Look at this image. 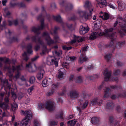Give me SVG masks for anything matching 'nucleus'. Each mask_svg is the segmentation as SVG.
Masks as SVG:
<instances>
[{"label":"nucleus","mask_w":126,"mask_h":126,"mask_svg":"<svg viewBox=\"0 0 126 126\" xmlns=\"http://www.w3.org/2000/svg\"><path fill=\"white\" fill-rule=\"evenodd\" d=\"M83 78L81 76H79L78 77L76 82L78 83H80L82 81Z\"/></svg>","instance_id":"nucleus-32"},{"label":"nucleus","mask_w":126,"mask_h":126,"mask_svg":"<svg viewBox=\"0 0 126 126\" xmlns=\"http://www.w3.org/2000/svg\"><path fill=\"white\" fill-rule=\"evenodd\" d=\"M74 76H71L69 78V79L70 81H72L73 79Z\"/></svg>","instance_id":"nucleus-59"},{"label":"nucleus","mask_w":126,"mask_h":126,"mask_svg":"<svg viewBox=\"0 0 126 126\" xmlns=\"http://www.w3.org/2000/svg\"><path fill=\"white\" fill-rule=\"evenodd\" d=\"M49 83L48 81V79H45L43 81L42 84V86L44 87H45L48 85Z\"/></svg>","instance_id":"nucleus-24"},{"label":"nucleus","mask_w":126,"mask_h":126,"mask_svg":"<svg viewBox=\"0 0 126 126\" xmlns=\"http://www.w3.org/2000/svg\"><path fill=\"white\" fill-rule=\"evenodd\" d=\"M34 66L35 67V69H33L32 68V63H29L26 64V68L27 70L30 72H33L37 70V68L36 66L34 64Z\"/></svg>","instance_id":"nucleus-9"},{"label":"nucleus","mask_w":126,"mask_h":126,"mask_svg":"<svg viewBox=\"0 0 126 126\" xmlns=\"http://www.w3.org/2000/svg\"><path fill=\"white\" fill-rule=\"evenodd\" d=\"M19 75L20 73H18L14 77V80H16L19 77Z\"/></svg>","instance_id":"nucleus-43"},{"label":"nucleus","mask_w":126,"mask_h":126,"mask_svg":"<svg viewBox=\"0 0 126 126\" xmlns=\"http://www.w3.org/2000/svg\"><path fill=\"white\" fill-rule=\"evenodd\" d=\"M87 78L90 79V80H93L94 79V77H93V76H88V77H87Z\"/></svg>","instance_id":"nucleus-53"},{"label":"nucleus","mask_w":126,"mask_h":126,"mask_svg":"<svg viewBox=\"0 0 126 126\" xmlns=\"http://www.w3.org/2000/svg\"><path fill=\"white\" fill-rule=\"evenodd\" d=\"M23 57L24 60L26 61H27L28 59V57L27 56V53L26 52L23 54Z\"/></svg>","instance_id":"nucleus-34"},{"label":"nucleus","mask_w":126,"mask_h":126,"mask_svg":"<svg viewBox=\"0 0 126 126\" xmlns=\"http://www.w3.org/2000/svg\"><path fill=\"white\" fill-rule=\"evenodd\" d=\"M17 5V4L16 3H11L10 4V6L11 7H14Z\"/></svg>","instance_id":"nucleus-49"},{"label":"nucleus","mask_w":126,"mask_h":126,"mask_svg":"<svg viewBox=\"0 0 126 126\" xmlns=\"http://www.w3.org/2000/svg\"><path fill=\"white\" fill-rule=\"evenodd\" d=\"M63 113L62 111H61V113L59 114L58 115L59 117V118L61 119H63Z\"/></svg>","instance_id":"nucleus-46"},{"label":"nucleus","mask_w":126,"mask_h":126,"mask_svg":"<svg viewBox=\"0 0 126 126\" xmlns=\"http://www.w3.org/2000/svg\"><path fill=\"white\" fill-rule=\"evenodd\" d=\"M109 6L111 8L113 9H114L115 8L114 7L112 4L109 5Z\"/></svg>","instance_id":"nucleus-61"},{"label":"nucleus","mask_w":126,"mask_h":126,"mask_svg":"<svg viewBox=\"0 0 126 126\" xmlns=\"http://www.w3.org/2000/svg\"><path fill=\"white\" fill-rule=\"evenodd\" d=\"M76 42H77L75 38V37L74 39L73 40H72V41L70 43L71 44H72L75 43Z\"/></svg>","instance_id":"nucleus-51"},{"label":"nucleus","mask_w":126,"mask_h":126,"mask_svg":"<svg viewBox=\"0 0 126 126\" xmlns=\"http://www.w3.org/2000/svg\"><path fill=\"white\" fill-rule=\"evenodd\" d=\"M7 2V0H2V3L3 6L6 5V3Z\"/></svg>","instance_id":"nucleus-48"},{"label":"nucleus","mask_w":126,"mask_h":126,"mask_svg":"<svg viewBox=\"0 0 126 126\" xmlns=\"http://www.w3.org/2000/svg\"><path fill=\"white\" fill-rule=\"evenodd\" d=\"M111 72L110 71H108L107 69H106L104 72L103 74L105 76V80L106 81H108L110 80L111 81H113L115 80L117 81L118 80V79L117 78H110Z\"/></svg>","instance_id":"nucleus-5"},{"label":"nucleus","mask_w":126,"mask_h":126,"mask_svg":"<svg viewBox=\"0 0 126 126\" xmlns=\"http://www.w3.org/2000/svg\"><path fill=\"white\" fill-rule=\"evenodd\" d=\"M100 17L102 18L104 20H106L108 19L109 18V16L108 14L105 13L103 15V16H99Z\"/></svg>","instance_id":"nucleus-26"},{"label":"nucleus","mask_w":126,"mask_h":126,"mask_svg":"<svg viewBox=\"0 0 126 126\" xmlns=\"http://www.w3.org/2000/svg\"><path fill=\"white\" fill-rule=\"evenodd\" d=\"M69 95L71 98H75L79 96V93L78 91L77 90L74 89L70 91Z\"/></svg>","instance_id":"nucleus-10"},{"label":"nucleus","mask_w":126,"mask_h":126,"mask_svg":"<svg viewBox=\"0 0 126 126\" xmlns=\"http://www.w3.org/2000/svg\"><path fill=\"white\" fill-rule=\"evenodd\" d=\"M9 72L10 73V72H13L15 70H17L18 71L19 70H21L23 69V67L22 65H19L15 67L14 66H13L12 69L10 70L9 68L8 69Z\"/></svg>","instance_id":"nucleus-14"},{"label":"nucleus","mask_w":126,"mask_h":126,"mask_svg":"<svg viewBox=\"0 0 126 126\" xmlns=\"http://www.w3.org/2000/svg\"><path fill=\"white\" fill-rule=\"evenodd\" d=\"M118 8L120 10L122 11L124 9L125 7V4L124 2L120 0H118L117 1Z\"/></svg>","instance_id":"nucleus-15"},{"label":"nucleus","mask_w":126,"mask_h":126,"mask_svg":"<svg viewBox=\"0 0 126 126\" xmlns=\"http://www.w3.org/2000/svg\"><path fill=\"white\" fill-rule=\"evenodd\" d=\"M58 58L55 59L54 60L53 59H52L51 57H49L47 58V61L46 63L48 65H50L53 64H55L56 66L58 65L57 62V60Z\"/></svg>","instance_id":"nucleus-8"},{"label":"nucleus","mask_w":126,"mask_h":126,"mask_svg":"<svg viewBox=\"0 0 126 126\" xmlns=\"http://www.w3.org/2000/svg\"><path fill=\"white\" fill-rule=\"evenodd\" d=\"M39 57L38 56H36L33 58H32V61H35Z\"/></svg>","instance_id":"nucleus-47"},{"label":"nucleus","mask_w":126,"mask_h":126,"mask_svg":"<svg viewBox=\"0 0 126 126\" xmlns=\"http://www.w3.org/2000/svg\"><path fill=\"white\" fill-rule=\"evenodd\" d=\"M76 57H70L69 56H67L66 58V60L70 61H74L76 60Z\"/></svg>","instance_id":"nucleus-29"},{"label":"nucleus","mask_w":126,"mask_h":126,"mask_svg":"<svg viewBox=\"0 0 126 126\" xmlns=\"http://www.w3.org/2000/svg\"><path fill=\"white\" fill-rule=\"evenodd\" d=\"M54 53L55 54V55H56V57H58L60 55V53H58L57 51H55L54 52Z\"/></svg>","instance_id":"nucleus-52"},{"label":"nucleus","mask_w":126,"mask_h":126,"mask_svg":"<svg viewBox=\"0 0 126 126\" xmlns=\"http://www.w3.org/2000/svg\"><path fill=\"white\" fill-rule=\"evenodd\" d=\"M35 81V77L33 76H31L30 79V82L31 84L33 83Z\"/></svg>","instance_id":"nucleus-31"},{"label":"nucleus","mask_w":126,"mask_h":126,"mask_svg":"<svg viewBox=\"0 0 126 126\" xmlns=\"http://www.w3.org/2000/svg\"><path fill=\"white\" fill-rule=\"evenodd\" d=\"M55 19L57 21L61 22L62 20V19L60 16H56L54 17Z\"/></svg>","instance_id":"nucleus-35"},{"label":"nucleus","mask_w":126,"mask_h":126,"mask_svg":"<svg viewBox=\"0 0 126 126\" xmlns=\"http://www.w3.org/2000/svg\"><path fill=\"white\" fill-rule=\"evenodd\" d=\"M124 44V43L123 42H119L117 43L116 47H120L121 46Z\"/></svg>","instance_id":"nucleus-42"},{"label":"nucleus","mask_w":126,"mask_h":126,"mask_svg":"<svg viewBox=\"0 0 126 126\" xmlns=\"http://www.w3.org/2000/svg\"><path fill=\"white\" fill-rule=\"evenodd\" d=\"M44 73V71L43 69L41 70L40 71L37 75V77L38 80H40L42 79Z\"/></svg>","instance_id":"nucleus-18"},{"label":"nucleus","mask_w":126,"mask_h":126,"mask_svg":"<svg viewBox=\"0 0 126 126\" xmlns=\"http://www.w3.org/2000/svg\"><path fill=\"white\" fill-rule=\"evenodd\" d=\"M18 105L16 104H14L12 106V108L14 110H16L17 108Z\"/></svg>","instance_id":"nucleus-36"},{"label":"nucleus","mask_w":126,"mask_h":126,"mask_svg":"<svg viewBox=\"0 0 126 126\" xmlns=\"http://www.w3.org/2000/svg\"><path fill=\"white\" fill-rule=\"evenodd\" d=\"M106 0H98L96 6L97 7H102L104 5H106Z\"/></svg>","instance_id":"nucleus-16"},{"label":"nucleus","mask_w":126,"mask_h":126,"mask_svg":"<svg viewBox=\"0 0 126 126\" xmlns=\"http://www.w3.org/2000/svg\"><path fill=\"white\" fill-rule=\"evenodd\" d=\"M52 87L53 88H56L57 87V85H56L53 84L52 85Z\"/></svg>","instance_id":"nucleus-64"},{"label":"nucleus","mask_w":126,"mask_h":126,"mask_svg":"<svg viewBox=\"0 0 126 126\" xmlns=\"http://www.w3.org/2000/svg\"><path fill=\"white\" fill-rule=\"evenodd\" d=\"M0 60L1 61H4L5 63H6L9 61V59L5 58H0Z\"/></svg>","instance_id":"nucleus-39"},{"label":"nucleus","mask_w":126,"mask_h":126,"mask_svg":"<svg viewBox=\"0 0 126 126\" xmlns=\"http://www.w3.org/2000/svg\"><path fill=\"white\" fill-rule=\"evenodd\" d=\"M39 121L36 119H35L34 121V125H39Z\"/></svg>","instance_id":"nucleus-45"},{"label":"nucleus","mask_w":126,"mask_h":126,"mask_svg":"<svg viewBox=\"0 0 126 126\" xmlns=\"http://www.w3.org/2000/svg\"><path fill=\"white\" fill-rule=\"evenodd\" d=\"M4 11V16L5 17H8L10 15L11 13L8 11V9H5Z\"/></svg>","instance_id":"nucleus-27"},{"label":"nucleus","mask_w":126,"mask_h":126,"mask_svg":"<svg viewBox=\"0 0 126 126\" xmlns=\"http://www.w3.org/2000/svg\"><path fill=\"white\" fill-rule=\"evenodd\" d=\"M75 37L77 42H82L83 40V39L81 37L75 36Z\"/></svg>","instance_id":"nucleus-33"},{"label":"nucleus","mask_w":126,"mask_h":126,"mask_svg":"<svg viewBox=\"0 0 126 126\" xmlns=\"http://www.w3.org/2000/svg\"><path fill=\"white\" fill-rule=\"evenodd\" d=\"M82 96H83L84 99H85V97H86L87 96V94H84L83 93L82 94Z\"/></svg>","instance_id":"nucleus-57"},{"label":"nucleus","mask_w":126,"mask_h":126,"mask_svg":"<svg viewBox=\"0 0 126 126\" xmlns=\"http://www.w3.org/2000/svg\"><path fill=\"white\" fill-rule=\"evenodd\" d=\"M113 29L111 28L107 30L106 31V33L108 34L107 35V37L111 39V43L113 41H115V40L116 37V35L115 32L111 34L110 35V34H109L110 33L113 31Z\"/></svg>","instance_id":"nucleus-6"},{"label":"nucleus","mask_w":126,"mask_h":126,"mask_svg":"<svg viewBox=\"0 0 126 126\" xmlns=\"http://www.w3.org/2000/svg\"><path fill=\"white\" fill-rule=\"evenodd\" d=\"M110 89L109 88H106L105 89L104 97L105 98H107L109 96L108 92H109Z\"/></svg>","instance_id":"nucleus-28"},{"label":"nucleus","mask_w":126,"mask_h":126,"mask_svg":"<svg viewBox=\"0 0 126 126\" xmlns=\"http://www.w3.org/2000/svg\"><path fill=\"white\" fill-rule=\"evenodd\" d=\"M30 101V99L29 98H27L25 101V103L26 104H28Z\"/></svg>","instance_id":"nucleus-58"},{"label":"nucleus","mask_w":126,"mask_h":126,"mask_svg":"<svg viewBox=\"0 0 126 126\" xmlns=\"http://www.w3.org/2000/svg\"><path fill=\"white\" fill-rule=\"evenodd\" d=\"M89 30V28L88 27H84L81 25L80 27L79 32L81 34H84L87 32Z\"/></svg>","instance_id":"nucleus-13"},{"label":"nucleus","mask_w":126,"mask_h":126,"mask_svg":"<svg viewBox=\"0 0 126 126\" xmlns=\"http://www.w3.org/2000/svg\"><path fill=\"white\" fill-rule=\"evenodd\" d=\"M76 121L75 120L69 121L67 122L68 126H74L76 124Z\"/></svg>","instance_id":"nucleus-23"},{"label":"nucleus","mask_w":126,"mask_h":126,"mask_svg":"<svg viewBox=\"0 0 126 126\" xmlns=\"http://www.w3.org/2000/svg\"><path fill=\"white\" fill-rule=\"evenodd\" d=\"M103 32L100 29H99L98 31L92 33L90 36V38L92 39H95L99 36H101L103 35Z\"/></svg>","instance_id":"nucleus-7"},{"label":"nucleus","mask_w":126,"mask_h":126,"mask_svg":"<svg viewBox=\"0 0 126 126\" xmlns=\"http://www.w3.org/2000/svg\"><path fill=\"white\" fill-rule=\"evenodd\" d=\"M33 89V87H31L28 90V93L30 95L32 93V92Z\"/></svg>","instance_id":"nucleus-37"},{"label":"nucleus","mask_w":126,"mask_h":126,"mask_svg":"<svg viewBox=\"0 0 126 126\" xmlns=\"http://www.w3.org/2000/svg\"><path fill=\"white\" fill-rule=\"evenodd\" d=\"M54 102L49 100L46 102V104L45 105L42 104H39L38 105V109L39 110H43L44 108H45L49 111H52L54 109Z\"/></svg>","instance_id":"nucleus-3"},{"label":"nucleus","mask_w":126,"mask_h":126,"mask_svg":"<svg viewBox=\"0 0 126 126\" xmlns=\"http://www.w3.org/2000/svg\"><path fill=\"white\" fill-rule=\"evenodd\" d=\"M54 39L55 40V42H57V40L59 39V37L57 36H56L55 37Z\"/></svg>","instance_id":"nucleus-56"},{"label":"nucleus","mask_w":126,"mask_h":126,"mask_svg":"<svg viewBox=\"0 0 126 126\" xmlns=\"http://www.w3.org/2000/svg\"><path fill=\"white\" fill-rule=\"evenodd\" d=\"M111 55L110 54H107L105 56V59L107 61H108L110 59V57Z\"/></svg>","instance_id":"nucleus-41"},{"label":"nucleus","mask_w":126,"mask_h":126,"mask_svg":"<svg viewBox=\"0 0 126 126\" xmlns=\"http://www.w3.org/2000/svg\"><path fill=\"white\" fill-rule=\"evenodd\" d=\"M31 48L32 46L31 45H30L28 46L27 48V50L28 53L30 54L32 53V51L31 50Z\"/></svg>","instance_id":"nucleus-30"},{"label":"nucleus","mask_w":126,"mask_h":126,"mask_svg":"<svg viewBox=\"0 0 126 126\" xmlns=\"http://www.w3.org/2000/svg\"><path fill=\"white\" fill-rule=\"evenodd\" d=\"M101 20L100 19H98L96 21V22L94 24V26H93V28L95 30H97L98 29L97 28V27H98L99 25L101 24Z\"/></svg>","instance_id":"nucleus-22"},{"label":"nucleus","mask_w":126,"mask_h":126,"mask_svg":"<svg viewBox=\"0 0 126 126\" xmlns=\"http://www.w3.org/2000/svg\"><path fill=\"white\" fill-rule=\"evenodd\" d=\"M74 117V116L72 115H69L67 117V119H70Z\"/></svg>","instance_id":"nucleus-54"},{"label":"nucleus","mask_w":126,"mask_h":126,"mask_svg":"<svg viewBox=\"0 0 126 126\" xmlns=\"http://www.w3.org/2000/svg\"><path fill=\"white\" fill-rule=\"evenodd\" d=\"M111 97L113 99H115L116 98V96L115 95H112Z\"/></svg>","instance_id":"nucleus-62"},{"label":"nucleus","mask_w":126,"mask_h":126,"mask_svg":"<svg viewBox=\"0 0 126 126\" xmlns=\"http://www.w3.org/2000/svg\"><path fill=\"white\" fill-rule=\"evenodd\" d=\"M54 92L53 90H50L48 93L47 94L48 96H50Z\"/></svg>","instance_id":"nucleus-44"},{"label":"nucleus","mask_w":126,"mask_h":126,"mask_svg":"<svg viewBox=\"0 0 126 126\" xmlns=\"http://www.w3.org/2000/svg\"><path fill=\"white\" fill-rule=\"evenodd\" d=\"M43 36L46 38L47 43L48 44L50 45L54 43L53 40H51L47 32H44L43 34Z\"/></svg>","instance_id":"nucleus-11"},{"label":"nucleus","mask_w":126,"mask_h":126,"mask_svg":"<svg viewBox=\"0 0 126 126\" xmlns=\"http://www.w3.org/2000/svg\"><path fill=\"white\" fill-rule=\"evenodd\" d=\"M114 106V104L111 102L108 103L106 105V108L107 109H110L113 108Z\"/></svg>","instance_id":"nucleus-25"},{"label":"nucleus","mask_w":126,"mask_h":126,"mask_svg":"<svg viewBox=\"0 0 126 126\" xmlns=\"http://www.w3.org/2000/svg\"><path fill=\"white\" fill-rule=\"evenodd\" d=\"M98 99L96 98L92 100L91 102L90 105H91L93 106L94 104H97L98 105H100L102 103V100H101L99 101L98 102Z\"/></svg>","instance_id":"nucleus-19"},{"label":"nucleus","mask_w":126,"mask_h":126,"mask_svg":"<svg viewBox=\"0 0 126 126\" xmlns=\"http://www.w3.org/2000/svg\"><path fill=\"white\" fill-rule=\"evenodd\" d=\"M80 104L82 105V107L83 109L87 107L88 104V101L85 100H80Z\"/></svg>","instance_id":"nucleus-20"},{"label":"nucleus","mask_w":126,"mask_h":126,"mask_svg":"<svg viewBox=\"0 0 126 126\" xmlns=\"http://www.w3.org/2000/svg\"><path fill=\"white\" fill-rule=\"evenodd\" d=\"M41 25L40 26L38 27V29H37L35 27H32V31L36 32H37L38 30H41L44 27L45 25H44L43 21L41 20Z\"/></svg>","instance_id":"nucleus-12"},{"label":"nucleus","mask_w":126,"mask_h":126,"mask_svg":"<svg viewBox=\"0 0 126 126\" xmlns=\"http://www.w3.org/2000/svg\"><path fill=\"white\" fill-rule=\"evenodd\" d=\"M88 48V46L84 47L82 48L80 50V52L81 54L80 56L79 60V61L80 63H82L87 60V58L84 53L87 50Z\"/></svg>","instance_id":"nucleus-4"},{"label":"nucleus","mask_w":126,"mask_h":126,"mask_svg":"<svg viewBox=\"0 0 126 126\" xmlns=\"http://www.w3.org/2000/svg\"><path fill=\"white\" fill-rule=\"evenodd\" d=\"M91 121L94 124H99L100 123V119L99 118L93 117L91 118Z\"/></svg>","instance_id":"nucleus-21"},{"label":"nucleus","mask_w":126,"mask_h":126,"mask_svg":"<svg viewBox=\"0 0 126 126\" xmlns=\"http://www.w3.org/2000/svg\"><path fill=\"white\" fill-rule=\"evenodd\" d=\"M63 66H64V67H66L67 68H68L69 67H66V66H67V65H68V64L67 63H64L63 64Z\"/></svg>","instance_id":"nucleus-55"},{"label":"nucleus","mask_w":126,"mask_h":126,"mask_svg":"<svg viewBox=\"0 0 126 126\" xmlns=\"http://www.w3.org/2000/svg\"><path fill=\"white\" fill-rule=\"evenodd\" d=\"M121 21H122V22H123V23H124V25H122V27H124L126 25V22L125 21H124L122 19H121Z\"/></svg>","instance_id":"nucleus-50"},{"label":"nucleus","mask_w":126,"mask_h":126,"mask_svg":"<svg viewBox=\"0 0 126 126\" xmlns=\"http://www.w3.org/2000/svg\"><path fill=\"white\" fill-rule=\"evenodd\" d=\"M65 72V69L63 68H61L58 70V74L57 75V77L59 79L63 77L64 74Z\"/></svg>","instance_id":"nucleus-17"},{"label":"nucleus","mask_w":126,"mask_h":126,"mask_svg":"<svg viewBox=\"0 0 126 126\" xmlns=\"http://www.w3.org/2000/svg\"><path fill=\"white\" fill-rule=\"evenodd\" d=\"M13 22L15 25H17L18 23L17 21L16 20H14L13 21Z\"/></svg>","instance_id":"nucleus-60"},{"label":"nucleus","mask_w":126,"mask_h":126,"mask_svg":"<svg viewBox=\"0 0 126 126\" xmlns=\"http://www.w3.org/2000/svg\"><path fill=\"white\" fill-rule=\"evenodd\" d=\"M21 111L22 114L26 116L25 118L23 119L20 123V126H29L28 125L32 116L31 111L30 110H28L25 111L22 110Z\"/></svg>","instance_id":"nucleus-2"},{"label":"nucleus","mask_w":126,"mask_h":126,"mask_svg":"<svg viewBox=\"0 0 126 126\" xmlns=\"http://www.w3.org/2000/svg\"><path fill=\"white\" fill-rule=\"evenodd\" d=\"M0 106L4 109H6L8 106L7 105H5L4 104H0Z\"/></svg>","instance_id":"nucleus-38"},{"label":"nucleus","mask_w":126,"mask_h":126,"mask_svg":"<svg viewBox=\"0 0 126 126\" xmlns=\"http://www.w3.org/2000/svg\"><path fill=\"white\" fill-rule=\"evenodd\" d=\"M57 101L62 103L63 102V101L61 98H58Z\"/></svg>","instance_id":"nucleus-63"},{"label":"nucleus","mask_w":126,"mask_h":126,"mask_svg":"<svg viewBox=\"0 0 126 126\" xmlns=\"http://www.w3.org/2000/svg\"><path fill=\"white\" fill-rule=\"evenodd\" d=\"M120 71L118 69L115 70L114 71V74L115 75H118L119 74Z\"/></svg>","instance_id":"nucleus-40"},{"label":"nucleus","mask_w":126,"mask_h":126,"mask_svg":"<svg viewBox=\"0 0 126 126\" xmlns=\"http://www.w3.org/2000/svg\"><path fill=\"white\" fill-rule=\"evenodd\" d=\"M84 7L85 8L88 9L89 12V13L88 11L86 12H83L82 11H79L78 13L80 18H84L86 20L91 18V12L93 11V8L91 3L88 1H86L85 3Z\"/></svg>","instance_id":"nucleus-1"}]
</instances>
